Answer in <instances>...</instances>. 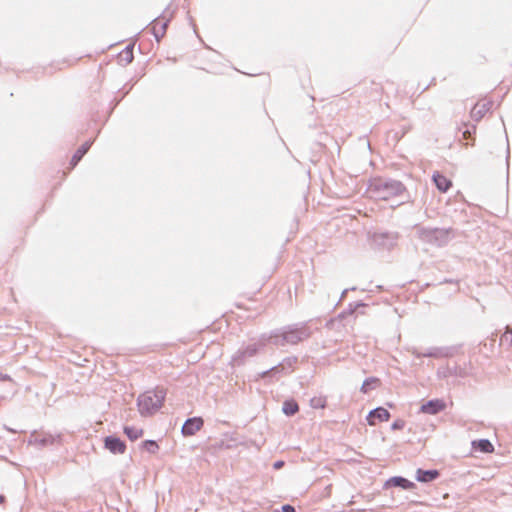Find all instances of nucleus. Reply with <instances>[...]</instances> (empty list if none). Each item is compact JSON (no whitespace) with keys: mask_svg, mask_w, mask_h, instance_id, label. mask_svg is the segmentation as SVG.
Instances as JSON below:
<instances>
[{"mask_svg":"<svg viewBox=\"0 0 512 512\" xmlns=\"http://www.w3.org/2000/svg\"><path fill=\"white\" fill-rule=\"evenodd\" d=\"M307 323H295L271 332L269 340L276 346L297 345L312 336Z\"/></svg>","mask_w":512,"mask_h":512,"instance_id":"f257e3e1","label":"nucleus"},{"mask_svg":"<svg viewBox=\"0 0 512 512\" xmlns=\"http://www.w3.org/2000/svg\"><path fill=\"white\" fill-rule=\"evenodd\" d=\"M368 193L376 200L402 202L406 188L400 182H387L381 178L371 180Z\"/></svg>","mask_w":512,"mask_h":512,"instance_id":"f03ea898","label":"nucleus"},{"mask_svg":"<svg viewBox=\"0 0 512 512\" xmlns=\"http://www.w3.org/2000/svg\"><path fill=\"white\" fill-rule=\"evenodd\" d=\"M166 391L157 387L154 390L144 392L138 397V410L142 416H151L156 413L163 405Z\"/></svg>","mask_w":512,"mask_h":512,"instance_id":"7ed1b4c3","label":"nucleus"},{"mask_svg":"<svg viewBox=\"0 0 512 512\" xmlns=\"http://www.w3.org/2000/svg\"><path fill=\"white\" fill-rule=\"evenodd\" d=\"M368 241L375 248H390L396 241V234L389 233L383 228L374 226L367 232Z\"/></svg>","mask_w":512,"mask_h":512,"instance_id":"20e7f679","label":"nucleus"},{"mask_svg":"<svg viewBox=\"0 0 512 512\" xmlns=\"http://www.w3.org/2000/svg\"><path fill=\"white\" fill-rule=\"evenodd\" d=\"M418 234L423 241L442 246L446 244L449 239L450 229L439 227L421 228Z\"/></svg>","mask_w":512,"mask_h":512,"instance_id":"39448f33","label":"nucleus"},{"mask_svg":"<svg viewBox=\"0 0 512 512\" xmlns=\"http://www.w3.org/2000/svg\"><path fill=\"white\" fill-rule=\"evenodd\" d=\"M264 346L265 342L250 343L247 346L238 349L237 352L232 356L231 364L233 366L244 365L248 359L254 357L259 349Z\"/></svg>","mask_w":512,"mask_h":512,"instance_id":"423d86ee","label":"nucleus"},{"mask_svg":"<svg viewBox=\"0 0 512 512\" xmlns=\"http://www.w3.org/2000/svg\"><path fill=\"white\" fill-rule=\"evenodd\" d=\"M204 421L201 417L188 418L182 426L184 436L195 435L203 427Z\"/></svg>","mask_w":512,"mask_h":512,"instance_id":"0eeeda50","label":"nucleus"},{"mask_svg":"<svg viewBox=\"0 0 512 512\" xmlns=\"http://www.w3.org/2000/svg\"><path fill=\"white\" fill-rule=\"evenodd\" d=\"M104 446L113 454H123L126 450L125 442L115 436L105 437Z\"/></svg>","mask_w":512,"mask_h":512,"instance_id":"6e6552de","label":"nucleus"},{"mask_svg":"<svg viewBox=\"0 0 512 512\" xmlns=\"http://www.w3.org/2000/svg\"><path fill=\"white\" fill-rule=\"evenodd\" d=\"M446 407V404L443 400L433 399L424 403L420 407V411L425 414L436 415L439 412L443 411Z\"/></svg>","mask_w":512,"mask_h":512,"instance_id":"1a4fd4ad","label":"nucleus"},{"mask_svg":"<svg viewBox=\"0 0 512 512\" xmlns=\"http://www.w3.org/2000/svg\"><path fill=\"white\" fill-rule=\"evenodd\" d=\"M389 418H390L389 411L383 407H378L369 412L367 420H368V424L373 426L376 424V420L383 422V421H388Z\"/></svg>","mask_w":512,"mask_h":512,"instance_id":"9d476101","label":"nucleus"},{"mask_svg":"<svg viewBox=\"0 0 512 512\" xmlns=\"http://www.w3.org/2000/svg\"><path fill=\"white\" fill-rule=\"evenodd\" d=\"M440 473L438 470H423L417 469L416 471V480L423 483H428L436 480L439 477Z\"/></svg>","mask_w":512,"mask_h":512,"instance_id":"9b49d317","label":"nucleus"},{"mask_svg":"<svg viewBox=\"0 0 512 512\" xmlns=\"http://www.w3.org/2000/svg\"><path fill=\"white\" fill-rule=\"evenodd\" d=\"M492 106V102L488 100H481L475 104L471 110V115L474 118L480 119L487 113Z\"/></svg>","mask_w":512,"mask_h":512,"instance_id":"f8f14e48","label":"nucleus"},{"mask_svg":"<svg viewBox=\"0 0 512 512\" xmlns=\"http://www.w3.org/2000/svg\"><path fill=\"white\" fill-rule=\"evenodd\" d=\"M433 181L440 192H447L452 186V181L440 172L433 174Z\"/></svg>","mask_w":512,"mask_h":512,"instance_id":"ddd939ff","label":"nucleus"},{"mask_svg":"<svg viewBox=\"0 0 512 512\" xmlns=\"http://www.w3.org/2000/svg\"><path fill=\"white\" fill-rule=\"evenodd\" d=\"M412 354L417 358H421V357L440 358V357L446 356V354L443 352V349L438 348V347L429 348L424 352H421L418 349H413Z\"/></svg>","mask_w":512,"mask_h":512,"instance_id":"4468645a","label":"nucleus"},{"mask_svg":"<svg viewBox=\"0 0 512 512\" xmlns=\"http://www.w3.org/2000/svg\"><path fill=\"white\" fill-rule=\"evenodd\" d=\"M387 486H394V487H401L406 490H410L415 487V484L408 479L401 477V476H395L390 478L386 482Z\"/></svg>","mask_w":512,"mask_h":512,"instance_id":"2eb2a0df","label":"nucleus"},{"mask_svg":"<svg viewBox=\"0 0 512 512\" xmlns=\"http://www.w3.org/2000/svg\"><path fill=\"white\" fill-rule=\"evenodd\" d=\"M472 448L483 453H492L494 451V447L488 439L474 440Z\"/></svg>","mask_w":512,"mask_h":512,"instance_id":"dca6fc26","label":"nucleus"},{"mask_svg":"<svg viewBox=\"0 0 512 512\" xmlns=\"http://www.w3.org/2000/svg\"><path fill=\"white\" fill-rule=\"evenodd\" d=\"M90 148V144L88 142H85L84 144H82L78 149L77 151L75 152V154L73 155L72 159H71V165L72 167L76 166L77 163L82 159V157L87 153V151L89 150Z\"/></svg>","mask_w":512,"mask_h":512,"instance_id":"f3484780","label":"nucleus"},{"mask_svg":"<svg viewBox=\"0 0 512 512\" xmlns=\"http://www.w3.org/2000/svg\"><path fill=\"white\" fill-rule=\"evenodd\" d=\"M282 411L287 416H293L299 411V405L294 400H286L283 403Z\"/></svg>","mask_w":512,"mask_h":512,"instance_id":"a211bd4d","label":"nucleus"},{"mask_svg":"<svg viewBox=\"0 0 512 512\" xmlns=\"http://www.w3.org/2000/svg\"><path fill=\"white\" fill-rule=\"evenodd\" d=\"M151 29L155 35V37L159 40V38L163 37L166 30V23H162L161 20H154L151 25Z\"/></svg>","mask_w":512,"mask_h":512,"instance_id":"6ab92c4d","label":"nucleus"},{"mask_svg":"<svg viewBox=\"0 0 512 512\" xmlns=\"http://www.w3.org/2000/svg\"><path fill=\"white\" fill-rule=\"evenodd\" d=\"M118 59L120 63L129 64L133 60V48L128 46L125 49H123L119 55Z\"/></svg>","mask_w":512,"mask_h":512,"instance_id":"aec40b11","label":"nucleus"},{"mask_svg":"<svg viewBox=\"0 0 512 512\" xmlns=\"http://www.w3.org/2000/svg\"><path fill=\"white\" fill-rule=\"evenodd\" d=\"M124 433L127 435V437L130 440L134 441V440H137L138 438H140L143 435V430L142 429H138L136 427L125 426L124 427Z\"/></svg>","mask_w":512,"mask_h":512,"instance_id":"412c9836","label":"nucleus"},{"mask_svg":"<svg viewBox=\"0 0 512 512\" xmlns=\"http://www.w3.org/2000/svg\"><path fill=\"white\" fill-rule=\"evenodd\" d=\"M379 383V379L376 377H370L364 380L361 386V392L368 393L371 389H374Z\"/></svg>","mask_w":512,"mask_h":512,"instance_id":"4be33fe9","label":"nucleus"},{"mask_svg":"<svg viewBox=\"0 0 512 512\" xmlns=\"http://www.w3.org/2000/svg\"><path fill=\"white\" fill-rule=\"evenodd\" d=\"M297 357H287L280 364L282 370H285L287 374L293 371L294 365L297 363Z\"/></svg>","mask_w":512,"mask_h":512,"instance_id":"5701e85b","label":"nucleus"},{"mask_svg":"<svg viewBox=\"0 0 512 512\" xmlns=\"http://www.w3.org/2000/svg\"><path fill=\"white\" fill-rule=\"evenodd\" d=\"M281 374H287L285 370H282V368L280 367V364L266 370V371H263L261 374H260V377L261 378H266L268 376H271V377H275L277 375H281Z\"/></svg>","mask_w":512,"mask_h":512,"instance_id":"b1692460","label":"nucleus"},{"mask_svg":"<svg viewBox=\"0 0 512 512\" xmlns=\"http://www.w3.org/2000/svg\"><path fill=\"white\" fill-rule=\"evenodd\" d=\"M142 447H143V449L148 451L150 454H156L159 449L157 442L154 440H145L142 443Z\"/></svg>","mask_w":512,"mask_h":512,"instance_id":"393cba45","label":"nucleus"},{"mask_svg":"<svg viewBox=\"0 0 512 512\" xmlns=\"http://www.w3.org/2000/svg\"><path fill=\"white\" fill-rule=\"evenodd\" d=\"M327 403L326 397L318 396L310 400V406L314 409L325 408Z\"/></svg>","mask_w":512,"mask_h":512,"instance_id":"a878e982","label":"nucleus"},{"mask_svg":"<svg viewBox=\"0 0 512 512\" xmlns=\"http://www.w3.org/2000/svg\"><path fill=\"white\" fill-rule=\"evenodd\" d=\"M512 345V328L507 327L506 332L500 337V344Z\"/></svg>","mask_w":512,"mask_h":512,"instance_id":"bb28decb","label":"nucleus"},{"mask_svg":"<svg viewBox=\"0 0 512 512\" xmlns=\"http://www.w3.org/2000/svg\"><path fill=\"white\" fill-rule=\"evenodd\" d=\"M405 427V421L403 419H397L392 423V430H401Z\"/></svg>","mask_w":512,"mask_h":512,"instance_id":"cd10ccee","label":"nucleus"},{"mask_svg":"<svg viewBox=\"0 0 512 512\" xmlns=\"http://www.w3.org/2000/svg\"><path fill=\"white\" fill-rule=\"evenodd\" d=\"M282 512H296V510L292 505L285 504L282 506Z\"/></svg>","mask_w":512,"mask_h":512,"instance_id":"c85d7f7f","label":"nucleus"},{"mask_svg":"<svg viewBox=\"0 0 512 512\" xmlns=\"http://www.w3.org/2000/svg\"><path fill=\"white\" fill-rule=\"evenodd\" d=\"M471 137H472V133H471V131H469V130H465V131L463 132V140H468V139H470Z\"/></svg>","mask_w":512,"mask_h":512,"instance_id":"c756f323","label":"nucleus"},{"mask_svg":"<svg viewBox=\"0 0 512 512\" xmlns=\"http://www.w3.org/2000/svg\"><path fill=\"white\" fill-rule=\"evenodd\" d=\"M283 465H284L283 461H276L273 466L275 469H280L283 467Z\"/></svg>","mask_w":512,"mask_h":512,"instance_id":"7c9ffc66","label":"nucleus"},{"mask_svg":"<svg viewBox=\"0 0 512 512\" xmlns=\"http://www.w3.org/2000/svg\"><path fill=\"white\" fill-rule=\"evenodd\" d=\"M362 306H364V304H363V303H358L354 309H350V310H349V313H350V314L354 313V311H355V309H356L357 307H362Z\"/></svg>","mask_w":512,"mask_h":512,"instance_id":"2f4dec72","label":"nucleus"},{"mask_svg":"<svg viewBox=\"0 0 512 512\" xmlns=\"http://www.w3.org/2000/svg\"><path fill=\"white\" fill-rule=\"evenodd\" d=\"M5 500V497L3 495H0V504L3 503Z\"/></svg>","mask_w":512,"mask_h":512,"instance_id":"473e14b6","label":"nucleus"},{"mask_svg":"<svg viewBox=\"0 0 512 512\" xmlns=\"http://www.w3.org/2000/svg\"><path fill=\"white\" fill-rule=\"evenodd\" d=\"M346 293H347V290H344L342 293V298L345 296Z\"/></svg>","mask_w":512,"mask_h":512,"instance_id":"72a5a7b5","label":"nucleus"}]
</instances>
